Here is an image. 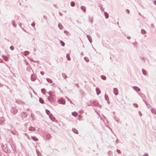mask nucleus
Masks as SVG:
<instances>
[{
  "label": "nucleus",
  "mask_w": 156,
  "mask_h": 156,
  "mask_svg": "<svg viewBox=\"0 0 156 156\" xmlns=\"http://www.w3.org/2000/svg\"><path fill=\"white\" fill-rule=\"evenodd\" d=\"M48 99L49 101L51 103L54 102V100L53 96H51L48 97Z\"/></svg>",
  "instance_id": "1"
},
{
  "label": "nucleus",
  "mask_w": 156,
  "mask_h": 156,
  "mask_svg": "<svg viewBox=\"0 0 156 156\" xmlns=\"http://www.w3.org/2000/svg\"><path fill=\"white\" fill-rule=\"evenodd\" d=\"M58 102L59 104H61L64 105L65 104V101L62 99H60L58 101Z\"/></svg>",
  "instance_id": "2"
},
{
  "label": "nucleus",
  "mask_w": 156,
  "mask_h": 156,
  "mask_svg": "<svg viewBox=\"0 0 156 156\" xmlns=\"http://www.w3.org/2000/svg\"><path fill=\"white\" fill-rule=\"evenodd\" d=\"M113 93L115 95H117L118 94V90L116 88H114L113 89Z\"/></svg>",
  "instance_id": "3"
},
{
  "label": "nucleus",
  "mask_w": 156,
  "mask_h": 156,
  "mask_svg": "<svg viewBox=\"0 0 156 156\" xmlns=\"http://www.w3.org/2000/svg\"><path fill=\"white\" fill-rule=\"evenodd\" d=\"M133 89L136 92L139 91L140 90V88L137 86H133Z\"/></svg>",
  "instance_id": "4"
},
{
  "label": "nucleus",
  "mask_w": 156,
  "mask_h": 156,
  "mask_svg": "<svg viewBox=\"0 0 156 156\" xmlns=\"http://www.w3.org/2000/svg\"><path fill=\"white\" fill-rule=\"evenodd\" d=\"M31 138L34 141H37L38 140V139L37 138L36 136H31Z\"/></svg>",
  "instance_id": "5"
},
{
  "label": "nucleus",
  "mask_w": 156,
  "mask_h": 156,
  "mask_svg": "<svg viewBox=\"0 0 156 156\" xmlns=\"http://www.w3.org/2000/svg\"><path fill=\"white\" fill-rule=\"evenodd\" d=\"M87 38L88 39L90 42V43H91L92 42V38H91V36L89 35H87Z\"/></svg>",
  "instance_id": "6"
},
{
  "label": "nucleus",
  "mask_w": 156,
  "mask_h": 156,
  "mask_svg": "<svg viewBox=\"0 0 156 156\" xmlns=\"http://www.w3.org/2000/svg\"><path fill=\"white\" fill-rule=\"evenodd\" d=\"M96 91L97 94L98 95L100 94V91L99 90V89L98 87H97L96 88Z\"/></svg>",
  "instance_id": "7"
},
{
  "label": "nucleus",
  "mask_w": 156,
  "mask_h": 156,
  "mask_svg": "<svg viewBox=\"0 0 156 156\" xmlns=\"http://www.w3.org/2000/svg\"><path fill=\"white\" fill-rule=\"evenodd\" d=\"M151 111L152 113L156 115V110L154 108H152L151 109Z\"/></svg>",
  "instance_id": "8"
},
{
  "label": "nucleus",
  "mask_w": 156,
  "mask_h": 156,
  "mask_svg": "<svg viewBox=\"0 0 156 156\" xmlns=\"http://www.w3.org/2000/svg\"><path fill=\"white\" fill-rule=\"evenodd\" d=\"M29 130L30 131H35V129L34 127L30 126L29 128Z\"/></svg>",
  "instance_id": "9"
},
{
  "label": "nucleus",
  "mask_w": 156,
  "mask_h": 156,
  "mask_svg": "<svg viewBox=\"0 0 156 156\" xmlns=\"http://www.w3.org/2000/svg\"><path fill=\"white\" fill-rule=\"evenodd\" d=\"M72 114L73 116L76 117L77 115V113L75 112H74L72 113Z\"/></svg>",
  "instance_id": "10"
},
{
  "label": "nucleus",
  "mask_w": 156,
  "mask_h": 156,
  "mask_svg": "<svg viewBox=\"0 0 156 156\" xmlns=\"http://www.w3.org/2000/svg\"><path fill=\"white\" fill-rule=\"evenodd\" d=\"M31 80L33 81H34L35 80V76L33 75H32L31 76Z\"/></svg>",
  "instance_id": "11"
},
{
  "label": "nucleus",
  "mask_w": 156,
  "mask_h": 156,
  "mask_svg": "<svg viewBox=\"0 0 156 156\" xmlns=\"http://www.w3.org/2000/svg\"><path fill=\"white\" fill-rule=\"evenodd\" d=\"M81 9L83 10V11L84 12H85L86 10V7L83 6H82L81 7Z\"/></svg>",
  "instance_id": "12"
},
{
  "label": "nucleus",
  "mask_w": 156,
  "mask_h": 156,
  "mask_svg": "<svg viewBox=\"0 0 156 156\" xmlns=\"http://www.w3.org/2000/svg\"><path fill=\"white\" fill-rule=\"evenodd\" d=\"M29 53V52L28 51H25L23 52V55H25L26 56L27 55H28Z\"/></svg>",
  "instance_id": "13"
},
{
  "label": "nucleus",
  "mask_w": 156,
  "mask_h": 156,
  "mask_svg": "<svg viewBox=\"0 0 156 156\" xmlns=\"http://www.w3.org/2000/svg\"><path fill=\"white\" fill-rule=\"evenodd\" d=\"M66 58H67V59L68 60L70 61V60L71 58H70V57L69 55V54H67L66 55Z\"/></svg>",
  "instance_id": "14"
},
{
  "label": "nucleus",
  "mask_w": 156,
  "mask_h": 156,
  "mask_svg": "<svg viewBox=\"0 0 156 156\" xmlns=\"http://www.w3.org/2000/svg\"><path fill=\"white\" fill-rule=\"evenodd\" d=\"M62 76L65 79H66L67 77L66 74L65 73H62Z\"/></svg>",
  "instance_id": "15"
},
{
  "label": "nucleus",
  "mask_w": 156,
  "mask_h": 156,
  "mask_svg": "<svg viewBox=\"0 0 156 156\" xmlns=\"http://www.w3.org/2000/svg\"><path fill=\"white\" fill-rule=\"evenodd\" d=\"M141 33L142 34H146V31L145 30H144L143 29L141 30Z\"/></svg>",
  "instance_id": "16"
},
{
  "label": "nucleus",
  "mask_w": 156,
  "mask_h": 156,
  "mask_svg": "<svg viewBox=\"0 0 156 156\" xmlns=\"http://www.w3.org/2000/svg\"><path fill=\"white\" fill-rule=\"evenodd\" d=\"M142 72L143 74L144 75H146V74H147V72H146V71H145V70H144V69H142Z\"/></svg>",
  "instance_id": "17"
},
{
  "label": "nucleus",
  "mask_w": 156,
  "mask_h": 156,
  "mask_svg": "<svg viewBox=\"0 0 156 156\" xmlns=\"http://www.w3.org/2000/svg\"><path fill=\"white\" fill-rule=\"evenodd\" d=\"M49 118H50L51 120H52V121H53V122L55 121L54 120L55 119V118H54L52 116H51L50 115H49Z\"/></svg>",
  "instance_id": "18"
},
{
  "label": "nucleus",
  "mask_w": 156,
  "mask_h": 156,
  "mask_svg": "<svg viewBox=\"0 0 156 156\" xmlns=\"http://www.w3.org/2000/svg\"><path fill=\"white\" fill-rule=\"evenodd\" d=\"M72 130L73 131V132L74 133H78V131L76 129H75V128H73L72 129Z\"/></svg>",
  "instance_id": "19"
},
{
  "label": "nucleus",
  "mask_w": 156,
  "mask_h": 156,
  "mask_svg": "<svg viewBox=\"0 0 156 156\" xmlns=\"http://www.w3.org/2000/svg\"><path fill=\"white\" fill-rule=\"evenodd\" d=\"M93 104L95 105H97L98 104V103L97 101H93Z\"/></svg>",
  "instance_id": "20"
},
{
  "label": "nucleus",
  "mask_w": 156,
  "mask_h": 156,
  "mask_svg": "<svg viewBox=\"0 0 156 156\" xmlns=\"http://www.w3.org/2000/svg\"><path fill=\"white\" fill-rule=\"evenodd\" d=\"M12 24L13 26L14 27H16V25L15 24V22L14 21H12Z\"/></svg>",
  "instance_id": "21"
},
{
  "label": "nucleus",
  "mask_w": 156,
  "mask_h": 156,
  "mask_svg": "<svg viewBox=\"0 0 156 156\" xmlns=\"http://www.w3.org/2000/svg\"><path fill=\"white\" fill-rule=\"evenodd\" d=\"M84 60L87 62H88L89 61V59L87 57H84Z\"/></svg>",
  "instance_id": "22"
},
{
  "label": "nucleus",
  "mask_w": 156,
  "mask_h": 156,
  "mask_svg": "<svg viewBox=\"0 0 156 156\" xmlns=\"http://www.w3.org/2000/svg\"><path fill=\"white\" fill-rule=\"evenodd\" d=\"M17 112V110L16 109H13V113L14 114H15Z\"/></svg>",
  "instance_id": "23"
},
{
  "label": "nucleus",
  "mask_w": 156,
  "mask_h": 156,
  "mask_svg": "<svg viewBox=\"0 0 156 156\" xmlns=\"http://www.w3.org/2000/svg\"><path fill=\"white\" fill-rule=\"evenodd\" d=\"M60 43L61 44L62 46H64L65 43L63 41H60Z\"/></svg>",
  "instance_id": "24"
},
{
  "label": "nucleus",
  "mask_w": 156,
  "mask_h": 156,
  "mask_svg": "<svg viewBox=\"0 0 156 156\" xmlns=\"http://www.w3.org/2000/svg\"><path fill=\"white\" fill-rule=\"evenodd\" d=\"M46 137L48 139H50L51 137V136L50 134H48L46 135Z\"/></svg>",
  "instance_id": "25"
},
{
  "label": "nucleus",
  "mask_w": 156,
  "mask_h": 156,
  "mask_svg": "<svg viewBox=\"0 0 156 156\" xmlns=\"http://www.w3.org/2000/svg\"><path fill=\"white\" fill-rule=\"evenodd\" d=\"M70 5L72 6H74L75 5V4L74 2L72 1L71 2Z\"/></svg>",
  "instance_id": "26"
},
{
  "label": "nucleus",
  "mask_w": 156,
  "mask_h": 156,
  "mask_svg": "<svg viewBox=\"0 0 156 156\" xmlns=\"http://www.w3.org/2000/svg\"><path fill=\"white\" fill-rule=\"evenodd\" d=\"M104 14L105 15L106 18H107L108 17V13L107 12H105Z\"/></svg>",
  "instance_id": "27"
},
{
  "label": "nucleus",
  "mask_w": 156,
  "mask_h": 156,
  "mask_svg": "<svg viewBox=\"0 0 156 156\" xmlns=\"http://www.w3.org/2000/svg\"><path fill=\"white\" fill-rule=\"evenodd\" d=\"M39 102L41 103H44V101L43 99L41 98H39Z\"/></svg>",
  "instance_id": "28"
},
{
  "label": "nucleus",
  "mask_w": 156,
  "mask_h": 156,
  "mask_svg": "<svg viewBox=\"0 0 156 156\" xmlns=\"http://www.w3.org/2000/svg\"><path fill=\"white\" fill-rule=\"evenodd\" d=\"M47 81L49 83H51L52 82V80L50 79H49V78H47Z\"/></svg>",
  "instance_id": "29"
},
{
  "label": "nucleus",
  "mask_w": 156,
  "mask_h": 156,
  "mask_svg": "<svg viewBox=\"0 0 156 156\" xmlns=\"http://www.w3.org/2000/svg\"><path fill=\"white\" fill-rule=\"evenodd\" d=\"M101 79L103 80H105L106 79V77L104 75L101 76Z\"/></svg>",
  "instance_id": "30"
},
{
  "label": "nucleus",
  "mask_w": 156,
  "mask_h": 156,
  "mask_svg": "<svg viewBox=\"0 0 156 156\" xmlns=\"http://www.w3.org/2000/svg\"><path fill=\"white\" fill-rule=\"evenodd\" d=\"M48 94L49 95H50V96H53L52 95V93L51 92V91H49L48 92Z\"/></svg>",
  "instance_id": "31"
},
{
  "label": "nucleus",
  "mask_w": 156,
  "mask_h": 156,
  "mask_svg": "<svg viewBox=\"0 0 156 156\" xmlns=\"http://www.w3.org/2000/svg\"><path fill=\"white\" fill-rule=\"evenodd\" d=\"M46 113H47V114L48 115L50 113V111L47 110V109H46Z\"/></svg>",
  "instance_id": "32"
},
{
  "label": "nucleus",
  "mask_w": 156,
  "mask_h": 156,
  "mask_svg": "<svg viewBox=\"0 0 156 156\" xmlns=\"http://www.w3.org/2000/svg\"><path fill=\"white\" fill-rule=\"evenodd\" d=\"M58 27L61 30H62L63 29V27L62 26H60L59 25V24H58Z\"/></svg>",
  "instance_id": "33"
},
{
  "label": "nucleus",
  "mask_w": 156,
  "mask_h": 156,
  "mask_svg": "<svg viewBox=\"0 0 156 156\" xmlns=\"http://www.w3.org/2000/svg\"><path fill=\"white\" fill-rule=\"evenodd\" d=\"M66 98L67 99L68 101H69L70 102V103L71 104L73 103L72 101L70 99H69L67 97H66Z\"/></svg>",
  "instance_id": "34"
},
{
  "label": "nucleus",
  "mask_w": 156,
  "mask_h": 156,
  "mask_svg": "<svg viewBox=\"0 0 156 156\" xmlns=\"http://www.w3.org/2000/svg\"><path fill=\"white\" fill-rule=\"evenodd\" d=\"M3 58L5 60L7 61L8 59V57L7 56H4L3 57Z\"/></svg>",
  "instance_id": "35"
},
{
  "label": "nucleus",
  "mask_w": 156,
  "mask_h": 156,
  "mask_svg": "<svg viewBox=\"0 0 156 156\" xmlns=\"http://www.w3.org/2000/svg\"><path fill=\"white\" fill-rule=\"evenodd\" d=\"M79 112L80 114H82L83 113V111L82 110H80L79 111Z\"/></svg>",
  "instance_id": "36"
},
{
  "label": "nucleus",
  "mask_w": 156,
  "mask_h": 156,
  "mask_svg": "<svg viewBox=\"0 0 156 156\" xmlns=\"http://www.w3.org/2000/svg\"><path fill=\"white\" fill-rule=\"evenodd\" d=\"M41 90V91L42 92V93L43 94H44V92L43 91V90L44 91H45V90L44 89H42Z\"/></svg>",
  "instance_id": "37"
},
{
  "label": "nucleus",
  "mask_w": 156,
  "mask_h": 156,
  "mask_svg": "<svg viewBox=\"0 0 156 156\" xmlns=\"http://www.w3.org/2000/svg\"><path fill=\"white\" fill-rule=\"evenodd\" d=\"M133 105L134 107H135L136 108L137 107H138V105L136 104H133Z\"/></svg>",
  "instance_id": "38"
},
{
  "label": "nucleus",
  "mask_w": 156,
  "mask_h": 156,
  "mask_svg": "<svg viewBox=\"0 0 156 156\" xmlns=\"http://www.w3.org/2000/svg\"><path fill=\"white\" fill-rule=\"evenodd\" d=\"M27 138L28 140H30V136L27 134Z\"/></svg>",
  "instance_id": "39"
},
{
  "label": "nucleus",
  "mask_w": 156,
  "mask_h": 156,
  "mask_svg": "<svg viewBox=\"0 0 156 156\" xmlns=\"http://www.w3.org/2000/svg\"><path fill=\"white\" fill-rule=\"evenodd\" d=\"M81 117V116L80 115H79L78 117V119L79 120H80V118Z\"/></svg>",
  "instance_id": "40"
},
{
  "label": "nucleus",
  "mask_w": 156,
  "mask_h": 156,
  "mask_svg": "<svg viewBox=\"0 0 156 156\" xmlns=\"http://www.w3.org/2000/svg\"><path fill=\"white\" fill-rule=\"evenodd\" d=\"M117 152H118V153L119 154H120L121 153V151H120L119 150H118V149H117Z\"/></svg>",
  "instance_id": "41"
},
{
  "label": "nucleus",
  "mask_w": 156,
  "mask_h": 156,
  "mask_svg": "<svg viewBox=\"0 0 156 156\" xmlns=\"http://www.w3.org/2000/svg\"><path fill=\"white\" fill-rule=\"evenodd\" d=\"M10 48L12 50H14V48L12 46H10Z\"/></svg>",
  "instance_id": "42"
},
{
  "label": "nucleus",
  "mask_w": 156,
  "mask_h": 156,
  "mask_svg": "<svg viewBox=\"0 0 156 156\" xmlns=\"http://www.w3.org/2000/svg\"><path fill=\"white\" fill-rule=\"evenodd\" d=\"M36 152H37V154L38 156H40V153H38V151L37 150H36Z\"/></svg>",
  "instance_id": "43"
},
{
  "label": "nucleus",
  "mask_w": 156,
  "mask_h": 156,
  "mask_svg": "<svg viewBox=\"0 0 156 156\" xmlns=\"http://www.w3.org/2000/svg\"><path fill=\"white\" fill-rule=\"evenodd\" d=\"M35 24L34 23H33L31 24V26L34 27V26H35Z\"/></svg>",
  "instance_id": "44"
},
{
  "label": "nucleus",
  "mask_w": 156,
  "mask_h": 156,
  "mask_svg": "<svg viewBox=\"0 0 156 156\" xmlns=\"http://www.w3.org/2000/svg\"><path fill=\"white\" fill-rule=\"evenodd\" d=\"M40 73L42 75H44V73L43 72L41 71L40 72Z\"/></svg>",
  "instance_id": "45"
},
{
  "label": "nucleus",
  "mask_w": 156,
  "mask_h": 156,
  "mask_svg": "<svg viewBox=\"0 0 156 156\" xmlns=\"http://www.w3.org/2000/svg\"><path fill=\"white\" fill-rule=\"evenodd\" d=\"M126 12L128 13H129V10L128 9H126Z\"/></svg>",
  "instance_id": "46"
},
{
  "label": "nucleus",
  "mask_w": 156,
  "mask_h": 156,
  "mask_svg": "<svg viewBox=\"0 0 156 156\" xmlns=\"http://www.w3.org/2000/svg\"><path fill=\"white\" fill-rule=\"evenodd\" d=\"M153 2H154V4L155 5H156V1H153Z\"/></svg>",
  "instance_id": "47"
},
{
  "label": "nucleus",
  "mask_w": 156,
  "mask_h": 156,
  "mask_svg": "<svg viewBox=\"0 0 156 156\" xmlns=\"http://www.w3.org/2000/svg\"><path fill=\"white\" fill-rule=\"evenodd\" d=\"M148 154H144V155L142 156H148Z\"/></svg>",
  "instance_id": "48"
},
{
  "label": "nucleus",
  "mask_w": 156,
  "mask_h": 156,
  "mask_svg": "<svg viewBox=\"0 0 156 156\" xmlns=\"http://www.w3.org/2000/svg\"><path fill=\"white\" fill-rule=\"evenodd\" d=\"M64 32L66 34H67V33H69L68 32L66 31H64Z\"/></svg>",
  "instance_id": "49"
},
{
  "label": "nucleus",
  "mask_w": 156,
  "mask_h": 156,
  "mask_svg": "<svg viewBox=\"0 0 156 156\" xmlns=\"http://www.w3.org/2000/svg\"><path fill=\"white\" fill-rule=\"evenodd\" d=\"M90 23H93V21L92 20L90 21Z\"/></svg>",
  "instance_id": "50"
},
{
  "label": "nucleus",
  "mask_w": 156,
  "mask_h": 156,
  "mask_svg": "<svg viewBox=\"0 0 156 156\" xmlns=\"http://www.w3.org/2000/svg\"><path fill=\"white\" fill-rule=\"evenodd\" d=\"M21 25H22V24L21 23L19 24V25L20 27H21Z\"/></svg>",
  "instance_id": "51"
},
{
  "label": "nucleus",
  "mask_w": 156,
  "mask_h": 156,
  "mask_svg": "<svg viewBox=\"0 0 156 156\" xmlns=\"http://www.w3.org/2000/svg\"><path fill=\"white\" fill-rule=\"evenodd\" d=\"M130 38V37L129 36H128V37H127V38H128V39H129Z\"/></svg>",
  "instance_id": "52"
},
{
  "label": "nucleus",
  "mask_w": 156,
  "mask_h": 156,
  "mask_svg": "<svg viewBox=\"0 0 156 156\" xmlns=\"http://www.w3.org/2000/svg\"><path fill=\"white\" fill-rule=\"evenodd\" d=\"M27 134L26 133H25V135L27 136Z\"/></svg>",
  "instance_id": "53"
},
{
  "label": "nucleus",
  "mask_w": 156,
  "mask_h": 156,
  "mask_svg": "<svg viewBox=\"0 0 156 156\" xmlns=\"http://www.w3.org/2000/svg\"><path fill=\"white\" fill-rule=\"evenodd\" d=\"M59 14L60 15H61V14L60 12H59Z\"/></svg>",
  "instance_id": "54"
},
{
  "label": "nucleus",
  "mask_w": 156,
  "mask_h": 156,
  "mask_svg": "<svg viewBox=\"0 0 156 156\" xmlns=\"http://www.w3.org/2000/svg\"><path fill=\"white\" fill-rule=\"evenodd\" d=\"M105 99H106V97H105Z\"/></svg>",
  "instance_id": "55"
},
{
  "label": "nucleus",
  "mask_w": 156,
  "mask_h": 156,
  "mask_svg": "<svg viewBox=\"0 0 156 156\" xmlns=\"http://www.w3.org/2000/svg\"><path fill=\"white\" fill-rule=\"evenodd\" d=\"M139 14L140 15H141V14L140 13H139Z\"/></svg>",
  "instance_id": "56"
},
{
  "label": "nucleus",
  "mask_w": 156,
  "mask_h": 156,
  "mask_svg": "<svg viewBox=\"0 0 156 156\" xmlns=\"http://www.w3.org/2000/svg\"><path fill=\"white\" fill-rule=\"evenodd\" d=\"M139 113H140V111H139Z\"/></svg>",
  "instance_id": "57"
},
{
  "label": "nucleus",
  "mask_w": 156,
  "mask_h": 156,
  "mask_svg": "<svg viewBox=\"0 0 156 156\" xmlns=\"http://www.w3.org/2000/svg\"><path fill=\"white\" fill-rule=\"evenodd\" d=\"M1 156V154H0V156Z\"/></svg>",
  "instance_id": "58"
}]
</instances>
